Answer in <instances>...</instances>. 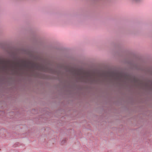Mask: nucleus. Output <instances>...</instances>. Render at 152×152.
I'll use <instances>...</instances> for the list:
<instances>
[{"instance_id":"1","label":"nucleus","mask_w":152,"mask_h":152,"mask_svg":"<svg viewBox=\"0 0 152 152\" xmlns=\"http://www.w3.org/2000/svg\"><path fill=\"white\" fill-rule=\"evenodd\" d=\"M11 66L15 69L18 67L24 66L29 69H37L41 71H45L42 66L38 64L31 62H27L26 61H22L21 63L12 62Z\"/></svg>"},{"instance_id":"2","label":"nucleus","mask_w":152,"mask_h":152,"mask_svg":"<svg viewBox=\"0 0 152 152\" xmlns=\"http://www.w3.org/2000/svg\"><path fill=\"white\" fill-rule=\"evenodd\" d=\"M77 72L79 76L82 77V79L84 80H83V81L86 82L87 81L86 80H95V76H91L90 73L88 72L79 70Z\"/></svg>"},{"instance_id":"3","label":"nucleus","mask_w":152,"mask_h":152,"mask_svg":"<svg viewBox=\"0 0 152 152\" xmlns=\"http://www.w3.org/2000/svg\"><path fill=\"white\" fill-rule=\"evenodd\" d=\"M110 75L112 79H114L116 80H121L123 78V75L121 74L112 72L110 74Z\"/></svg>"},{"instance_id":"4","label":"nucleus","mask_w":152,"mask_h":152,"mask_svg":"<svg viewBox=\"0 0 152 152\" xmlns=\"http://www.w3.org/2000/svg\"><path fill=\"white\" fill-rule=\"evenodd\" d=\"M9 61H3L2 62V63L4 65L3 66V68H7L8 66V65L9 64Z\"/></svg>"}]
</instances>
